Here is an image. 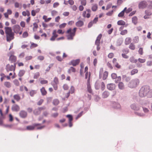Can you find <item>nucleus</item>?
<instances>
[{
  "label": "nucleus",
  "instance_id": "f257e3e1",
  "mask_svg": "<svg viewBox=\"0 0 152 152\" xmlns=\"http://www.w3.org/2000/svg\"><path fill=\"white\" fill-rule=\"evenodd\" d=\"M76 29V28H74L73 29L70 28L67 30L66 33L67 34V37L68 40L73 39V37L75 35Z\"/></svg>",
  "mask_w": 152,
  "mask_h": 152
},
{
  "label": "nucleus",
  "instance_id": "0eeeda50",
  "mask_svg": "<svg viewBox=\"0 0 152 152\" xmlns=\"http://www.w3.org/2000/svg\"><path fill=\"white\" fill-rule=\"evenodd\" d=\"M45 109V107H38L37 108L35 109L33 111V113L34 114L36 115H37L39 114L41 111Z\"/></svg>",
  "mask_w": 152,
  "mask_h": 152
},
{
  "label": "nucleus",
  "instance_id": "412c9836",
  "mask_svg": "<svg viewBox=\"0 0 152 152\" xmlns=\"http://www.w3.org/2000/svg\"><path fill=\"white\" fill-rule=\"evenodd\" d=\"M132 39L130 37H128L126 38L125 41V44L126 45L129 44L131 42Z\"/></svg>",
  "mask_w": 152,
  "mask_h": 152
},
{
  "label": "nucleus",
  "instance_id": "a878e982",
  "mask_svg": "<svg viewBox=\"0 0 152 152\" xmlns=\"http://www.w3.org/2000/svg\"><path fill=\"white\" fill-rule=\"evenodd\" d=\"M14 99L17 101H19L20 99V97L19 94H15L13 96Z\"/></svg>",
  "mask_w": 152,
  "mask_h": 152
},
{
  "label": "nucleus",
  "instance_id": "72a5a7b5",
  "mask_svg": "<svg viewBox=\"0 0 152 152\" xmlns=\"http://www.w3.org/2000/svg\"><path fill=\"white\" fill-rule=\"evenodd\" d=\"M59 103V101L58 99H54L53 101V104L54 105H58Z\"/></svg>",
  "mask_w": 152,
  "mask_h": 152
},
{
  "label": "nucleus",
  "instance_id": "ea45409f",
  "mask_svg": "<svg viewBox=\"0 0 152 152\" xmlns=\"http://www.w3.org/2000/svg\"><path fill=\"white\" fill-rule=\"evenodd\" d=\"M147 96L148 97H152V89L150 90L149 87V91L148 92Z\"/></svg>",
  "mask_w": 152,
  "mask_h": 152
},
{
  "label": "nucleus",
  "instance_id": "de8ad7c7",
  "mask_svg": "<svg viewBox=\"0 0 152 152\" xmlns=\"http://www.w3.org/2000/svg\"><path fill=\"white\" fill-rule=\"evenodd\" d=\"M33 30L34 31H35L37 28L38 26L36 23H34L33 24Z\"/></svg>",
  "mask_w": 152,
  "mask_h": 152
},
{
  "label": "nucleus",
  "instance_id": "603ef678",
  "mask_svg": "<svg viewBox=\"0 0 152 152\" xmlns=\"http://www.w3.org/2000/svg\"><path fill=\"white\" fill-rule=\"evenodd\" d=\"M66 23H62L59 26V28H64L66 26Z\"/></svg>",
  "mask_w": 152,
  "mask_h": 152
},
{
  "label": "nucleus",
  "instance_id": "f8f14e48",
  "mask_svg": "<svg viewBox=\"0 0 152 152\" xmlns=\"http://www.w3.org/2000/svg\"><path fill=\"white\" fill-rule=\"evenodd\" d=\"M147 5L146 2L145 1H143L140 2L139 4V7L140 9H143Z\"/></svg>",
  "mask_w": 152,
  "mask_h": 152
},
{
  "label": "nucleus",
  "instance_id": "338daca9",
  "mask_svg": "<svg viewBox=\"0 0 152 152\" xmlns=\"http://www.w3.org/2000/svg\"><path fill=\"white\" fill-rule=\"evenodd\" d=\"M32 58V57L31 56H28L26 57L25 59L26 61H28L31 59Z\"/></svg>",
  "mask_w": 152,
  "mask_h": 152
},
{
  "label": "nucleus",
  "instance_id": "bb28decb",
  "mask_svg": "<svg viewBox=\"0 0 152 152\" xmlns=\"http://www.w3.org/2000/svg\"><path fill=\"white\" fill-rule=\"evenodd\" d=\"M109 94L108 92L105 91L102 94V97L104 98H107L109 96Z\"/></svg>",
  "mask_w": 152,
  "mask_h": 152
},
{
  "label": "nucleus",
  "instance_id": "052dcab7",
  "mask_svg": "<svg viewBox=\"0 0 152 152\" xmlns=\"http://www.w3.org/2000/svg\"><path fill=\"white\" fill-rule=\"evenodd\" d=\"M14 83L16 86H18L19 85V83L17 80H14Z\"/></svg>",
  "mask_w": 152,
  "mask_h": 152
},
{
  "label": "nucleus",
  "instance_id": "bf43d9fd",
  "mask_svg": "<svg viewBox=\"0 0 152 152\" xmlns=\"http://www.w3.org/2000/svg\"><path fill=\"white\" fill-rule=\"evenodd\" d=\"M114 56V55L113 53H110L108 54V57L109 58H112Z\"/></svg>",
  "mask_w": 152,
  "mask_h": 152
},
{
  "label": "nucleus",
  "instance_id": "e2e57ef3",
  "mask_svg": "<svg viewBox=\"0 0 152 152\" xmlns=\"http://www.w3.org/2000/svg\"><path fill=\"white\" fill-rule=\"evenodd\" d=\"M138 61L141 63H144L145 61V59H141L140 58H139L138 59Z\"/></svg>",
  "mask_w": 152,
  "mask_h": 152
},
{
  "label": "nucleus",
  "instance_id": "423d86ee",
  "mask_svg": "<svg viewBox=\"0 0 152 152\" xmlns=\"http://www.w3.org/2000/svg\"><path fill=\"white\" fill-rule=\"evenodd\" d=\"M91 11L90 9H87L86 11H84L83 13V16L84 17H86L88 18H89L91 15Z\"/></svg>",
  "mask_w": 152,
  "mask_h": 152
},
{
  "label": "nucleus",
  "instance_id": "c03bdc74",
  "mask_svg": "<svg viewBox=\"0 0 152 152\" xmlns=\"http://www.w3.org/2000/svg\"><path fill=\"white\" fill-rule=\"evenodd\" d=\"M38 46V45L34 43H31V45L30 47V48L31 49L33 48H34L37 47Z\"/></svg>",
  "mask_w": 152,
  "mask_h": 152
},
{
  "label": "nucleus",
  "instance_id": "864d4df0",
  "mask_svg": "<svg viewBox=\"0 0 152 152\" xmlns=\"http://www.w3.org/2000/svg\"><path fill=\"white\" fill-rule=\"evenodd\" d=\"M123 53L127 54L129 52V50L128 49H124L122 50Z\"/></svg>",
  "mask_w": 152,
  "mask_h": 152
},
{
  "label": "nucleus",
  "instance_id": "7ed1b4c3",
  "mask_svg": "<svg viewBox=\"0 0 152 152\" xmlns=\"http://www.w3.org/2000/svg\"><path fill=\"white\" fill-rule=\"evenodd\" d=\"M140 83V80L137 78L131 80L128 84L129 87L133 88L136 87Z\"/></svg>",
  "mask_w": 152,
  "mask_h": 152
},
{
  "label": "nucleus",
  "instance_id": "4c0bfd02",
  "mask_svg": "<svg viewBox=\"0 0 152 152\" xmlns=\"http://www.w3.org/2000/svg\"><path fill=\"white\" fill-rule=\"evenodd\" d=\"M4 85L7 88H10L11 86V83L9 82H6L4 83Z\"/></svg>",
  "mask_w": 152,
  "mask_h": 152
},
{
  "label": "nucleus",
  "instance_id": "ddd939ff",
  "mask_svg": "<svg viewBox=\"0 0 152 152\" xmlns=\"http://www.w3.org/2000/svg\"><path fill=\"white\" fill-rule=\"evenodd\" d=\"M87 89L88 91L90 93L92 94V91L91 88V86L90 84L89 78L87 81Z\"/></svg>",
  "mask_w": 152,
  "mask_h": 152
},
{
  "label": "nucleus",
  "instance_id": "20e7f679",
  "mask_svg": "<svg viewBox=\"0 0 152 152\" xmlns=\"http://www.w3.org/2000/svg\"><path fill=\"white\" fill-rule=\"evenodd\" d=\"M41 124H34L32 126H28L26 127V129L28 130H33L35 128L37 127V129H43L44 126H40Z\"/></svg>",
  "mask_w": 152,
  "mask_h": 152
},
{
  "label": "nucleus",
  "instance_id": "5701e85b",
  "mask_svg": "<svg viewBox=\"0 0 152 152\" xmlns=\"http://www.w3.org/2000/svg\"><path fill=\"white\" fill-rule=\"evenodd\" d=\"M40 91L41 93L42 94L43 96L46 95L47 94V92L44 87H42L40 89Z\"/></svg>",
  "mask_w": 152,
  "mask_h": 152
},
{
  "label": "nucleus",
  "instance_id": "9d476101",
  "mask_svg": "<svg viewBox=\"0 0 152 152\" xmlns=\"http://www.w3.org/2000/svg\"><path fill=\"white\" fill-rule=\"evenodd\" d=\"M12 28L14 32L16 34H18L20 30V27L19 25H15L13 26Z\"/></svg>",
  "mask_w": 152,
  "mask_h": 152
},
{
  "label": "nucleus",
  "instance_id": "49530a36",
  "mask_svg": "<svg viewBox=\"0 0 152 152\" xmlns=\"http://www.w3.org/2000/svg\"><path fill=\"white\" fill-rule=\"evenodd\" d=\"M75 91L74 87L73 86H71L70 89L69 91V92L71 94L74 93Z\"/></svg>",
  "mask_w": 152,
  "mask_h": 152
},
{
  "label": "nucleus",
  "instance_id": "c9c22d12",
  "mask_svg": "<svg viewBox=\"0 0 152 152\" xmlns=\"http://www.w3.org/2000/svg\"><path fill=\"white\" fill-rule=\"evenodd\" d=\"M130 61L131 62L134 63H136L137 61V60L135 59L134 57H132L130 58Z\"/></svg>",
  "mask_w": 152,
  "mask_h": 152
},
{
  "label": "nucleus",
  "instance_id": "473e14b6",
  "mask_svg": "<svg viewBox=\"0 0 152 152\" xmlns=\"http://www.w3.org/2000/svg\"><path fill=\"white\" fill-rule=\"evenodd\" d=\"M119 88L121 89H123L124 88V84L122 82H120L118 84Z\"/></svg>",
  "mask_w": 152,
  "mask_h": 152
},
{
  "label": "nucleus",
  "instance_id": "2eb2a0df",
  "mask_svg": "<svg viewBox=\"0 0 152 152\" xmlns=\"http://www.w3.org/2000/svg\"><path fill=\"white\" fill-rule=\"evenodd\" d=\"M27 113L24 110L21 111L19 113L20 116L23 118H25L27 117Z\"/></svg>",
  "mask_w": 152,
  "mask_h": 152
},
{
  "label": "nucleus",
  "instance_id": "a18cd8bd",
  "mask_svg": "<svg viewBox=\"0 0 152 152\" xmlns=\"http://www.w3.org/2000/svg\"><path fill=\"white\" fill-rule=\"evenodd\" d=\"M128 31L126 29L123 30L121 31L120 34L122 35H124L127 33Z\"/></svg>",
  "mask_w": 152,
  "mask_h": 152
},
{
  "label": "nucleus",
  "instance_id": "e433bc0d",
  "mask_svg": "<svg viewBox=\"0 0 152 152\" xmlns=\"http://www.w3.org/2000/svg\"><path fill=\"white\" fill-rule=\"evenodd\" d=\"M137 18L136 17H133L132 18V22L134 24H136L137 23Z\"/></svg>",
  "mask_w": 152,
  "mask_h": 152
},
{
  "label": "nucleus",
  "instance_id": "0e129e2a",
  "mask_svg": "<svg viewBox=\"0 0 152 152\" xmlns=\"http://www.w3.org/2000/svg\"><path fill=\"white\" fill-rule=\"evenodd\" d=\"M138 52L140 54V55L143 54V50L142 48H140L138 51Z\"/></svg>",
  "mask_w": 152,
  "mask_h": 152
},
{
  "label": "nucleus",
  "instance_id": "39448f33",
  "mask_svg": "<svg viewBox=\"0 0 152 152\" xmlns=\"http://www.w3.org/2000/svg\"><path fill=\"white\" fill-rule=\"evenodd\" d=\"M16 67V63H15L14 65L10 66V64H7L6 67V69L7 72L10 71H14Z\"/></svg>",
  "mask_w": 152,
  "mask_h": 152
},
{
  "label": "nucleus",
  "instance_id": "4468645a",
  "mask_svg": "<svg viewBox=\"0 0 152 152\" xmlns=\"http://www.w3.org/2000/svg\"><path fill=\"white\" fill-rule=\"evenodd\" d=\"M9 60L11 63H15L17 60V57L13 55H11L9 58Z\"/></svg>",
  "mask_w": 152,
  "mask_h": 152
},
{
  "label": "nucleus",
  "instance_id": "5fc2aeb1",
  "mask_svg": "<svg viewBox=\"0 0 152 152\" xmlns=\"http://www.w3.org/2000/svg\"><path fill=\"white\" fill-rule=\"evenodd\" d=\"M53 82L54 83V84H57L58 83V80L57 77H55L54 78L53 80Z\"/></svg>",
  "mask_w": 152,
  "mask_h": 152
},
{
  "label": "nucleus",
  "instance_id": "4be33fe9",
  "mask_svg": "<svg viewBox=\"0 0 152 152\" xmlns=\"http://www.w3.org/2000/svg\"><path fill=\"white\" fill-rule=\"evenodd\" d=\"M126 9V7H125L124 9L118 15V16L119 17H123L124 16L125 10Z\"/></svg>",
  "mask_w": 152,
  "mask_h": 152
},
{
  "label": "nucleus",
  "instance_id": "58836bf2",
  "mask_svg": "<svg viewBox=\"0 0 152 152\" xmlns=\"http://www.w3.org/2000/svg\"><path fill=\"white\" fill-rule=\"evenodd\" d=\"M40 76V73L39 72H37L34 73V79H37Z\"/></svg>",
  "mask_w": 152,
  "mask_h": 152
},
{
  "label": "nucleus",
  "instance_id": "6e6d98bb",
  "mask_svg": "<svg viewBox=\"0 0 152 152\" xmlns=\"http://www.w3.org/2000/svg\"><path fill=\"white\" fill-rule=\"evenodd\" d=\"M48 82L47 80H42L40 81V83L42 84H44L48 83Z\"/></svg>",
  "mask_w": 152,
  "mask_h": 152
},
{
  "label": "nucleus",
  "instance_id": "4d7b16f0",
  "mask_svg": "<svg viewBox=\"0 0 152 152\" xmlns=\"http://www.w3.org/2000/svg\"><path fill=\"white\" fill-rule=\"evenodd\" d=\"M132 9L131 8H128L127 9H126V10H125V12L126 13H129L130 12L132 11Z\"/></svg>",
  "mask_w": 152,
  "mask_h": 152
},
{
  "label": "nucleus",
  "instance_id": "aec40b11",
  "mask_svg": "<svg viewBox=\"0 0 152 152\" xmlns=\"http://www.w3.org/2000/svg\"><path fill=\"white\" fill-rule=\"evenodd\" d=\"M67 72L69 74H71L72 73H74L76 72V69L75 68L73 67H70L68 70Z\"/></svg>",
  "mask_w": 152,
  "mask_h": 152
},
{
  "label": "nucleus",
  "instance_id": "680f3d73",
  "mask_svg": "<svg viewBox=\"0 0 152 152\" xmlns=\"http://www.w3.org/2000/svg\"><path fill=\"white\" fill-rule=\"evenodd\" d=\"M101 89L102 91H103L105 88V86L104 83L103 82H102L101 84Z\"/></svg>",
  "mask_w": 152,
  "mask_h": 152
},
{
  "label": "nucleus",
  "instance_id": "a211bd4d",
  "mask_svg": "<svg viewBox=\"0 0 152 152\" xmlns=\"http://www.w3.org/2000/svg\"><path fill=\"white\" fill-rule=\"evenodd\" d=\"M6 34L10 33H12V32L11 28L10 27H6L5 28Z\"/></svg>",
  "mask_w": 152,
  "mask_h": 152
},
{
  "label": "nucleus",
  "instance_id": "a19ab883",
  "mask_svg": "<svg viewBox=\"0 0 152 152\" xmlns=\"http://www.w3.org/2000/svg\"><path fill=\"white\" fill-rule=\"evenodd\" d=\"M66 117L68 118L69 122H72L73 120V117L71 115H67L66 116Z\"/></svg>",
  "mask_w": 152,
  "mask_h": 152
},
{
  "label": "nucleus",
  "instance_id": "cd10ccee",
  "mask_svg": "<svg viewBox=\"0 0 152 152\" xmlns=\"http://www.w3.org/2000/svg\"><path fill=\"white\" fill-rule=\"evenodd\" d=\"M129 48L130 49L132 50H134L135 48V45L133 43H131L129 45Z\"/></svg>",
  "mask_w": 152,
  "mask_h": 152
},
{
  "label": "nucleus",
  "instance_id": "9b49d317",
  "mask_svg": "<svg viewBox=\"0 0 152 152\" xmlns=\"http://www.w3.org/2000/svg\"><path fill=\"white\" fill-rule=\"evenodd\" d=\"M14 34L13 33H10L6 34L7 40V41H10L14 38Z\"/></svg>",
  "mask_w": 152,
  "mask_h": 152
},
{
  "label": "nucleus",
  "instance_id": "b1692460",
  "mask_svg": "<svg viewBox=\"0 0 152 152\" xmlns=\"http://www.w3.org/2000/svg\"><path fill=\"white\" fill-rule=\"evenodd\" d=\"M83 22L81 20H79L76 23V25L77 27H81L83 25Z\"/></svg>",
  "mask_w": 152,
  "mask_h": 152
},
{
  "label": "nucleus",
  "instance_id": "13d9d810",
  "mask_svg": "<svg viewBox=\"0 0 152 152\" xmlns=\"http://www.w3.org/2000/svg\"><path fill=\"white\" fill-rule=\"evenodd\" d=\"M125 54L122 53L121 54L122 57L125 58L127 59L129 58V56H127L126 54Z\"/></svg>",
  "mask_w": 152,
  "mask_h": 152
},
{
  "label": "nucleus",
  "instance_id": "09e8293b",
  "mask_svg": "<svg viewBox=\"0 0 152 152\" xmlns=\"http://www.w3.org/2000/svg\"><path fill=\"white\" fill-rule=\"evenodd\" d=\"M56 59L58 61H63V58L60 56H58L56 57Z\"/></svg>",
  "mask_w": 152,
  "mask_h": 152
},
{
  "label": "nucleus",
  "instance_id": "79ce46f5",
  "mask_svg": "<svg viewBox=\"0 0 152 152\" xmlns=\"http://www.w3.org/2000/svg\"><path fill=\"white\" fill-rule=\"evenodd\" d=\"M131 107L134 110H138L139 109V108L138 107H137L135 105L132 104L131 105Z\"/></svg>",
  "mask_w": 152,
  "mask_h": 152
},
{
  "label": "nucleus",
  "instance_id": "774afa93",
  "mask_svg": "<svg viewBox=\"0 0 152 152\" xmlns=\"http://www.w3.org/2000/svg\"><path fill=\"white\" fill-rule=\"evenodd\" d=\"M111 77L113 79H115L117 77L116 74L114 73H112L111 75Z\"/></svg>",
  "mask_w": 152,
  "mask_h": 152
},
{
  "label": "nucleus",
  "instance_id": "2f4dec72",
  "mask_svg": "<svg viewBox=\"0 0 152 152\" xmlns=\"http://www.w3.org/2000/svg\"><path fill=\"white\" fill-rule=\"evenodd\" d=\"M22 15L24 16L27 15L28 16L30 15V13L29 11H23L22 12Z\"/></svg>",
  "mask_w": 152,
  "mask_h": 152
},
{
  "label": "nucleus",
  "instance_id": "69168bd1",
  "mask_svg": "<svg viewBox=\"0 0 152 152\" xmlns=\"http://www.w3.org/2000/svg\"><path fill=\"white\" fill-rule=\"evenodd\" d=\"M44 57L43 56H38L37 57V59L40 61H42L44 60Z\"/></svg>",
  "mask_w": 152,
  "mask_h": 152
},
{
  "label": "nucleus",
  "instance_id": "dca6fc26",
  "mask_svg": "<svg viewBox=\"0 0 152 152\" xmlns=\"http://www.w3.org/2000/svg\"><path fill=\"white\" fill-rule=\"evenodd\" d=\"M115 84L113 83H110L107 85V88L110 90H112L115 88Z\"/></svg>",
  "mask_w": 152,
  "mask_h": 152
},
{
  "label": "nucleus",
  "instance_id": "7c9ffc66",
  "mask_svg": "<svg viewBox=\"0 0 152 152\" xmlns=\"http://www.w3.org/2000/svg\"><path fill=\"white\" fill-rule=\"evenodd\" d=\"M133 42L134 43H138L139 41V38L137 36L134 37L133 39Z\"/></svg>",
  "mask_w": 152,
  "mask_h": 152
},
{
  "label": "nucleus",
  "instance_id": "37998d69",
  "mask_svg": "<svg viewBox=\"0 0 152 152\" xmlns=\"http://www.w3.org/2000/svg\"><path fill=\"white\" fill-rule=\"evenodd\" d=\"M108 73L107 72H105L103 74L102 78L104 80H105L107 77Z\"/></svg>",
  "mask_w": 152,
  "mask_h": 152
},
{
  "label": "nucleus",
  "instance_id": "f704fd0d",
  "mask_svg": "<svg viewBox=\"0 0 152 152\" xmlns=\"http://www.w3.org/2000/svg\"><path fill=\"white\" fill-rule=\"evenodd\" d=\"M37 92L36 91L34 90H32L31 91L29 92V94L31 96H33L34 94H36Z\"/></svg>",
  "mask_w": 152,
  "mask_h": 152
},
{
  "label": "nucleus",
  "instance_id": "c85d7f7f",
  "mask_svg": "<svg viewBox=\"0 0 152 152\" xmlns=\"http://www.w3.org/2000/svg\"><path fill=\"white\" fill-rule=\"evenodd\" d=\"M25 72V71L24 70H20L18 74V76L20 77L22 76L24 74Z\"/></svg>",
  "mask_w": 152,
  "mask_h": 152
},
{
  "label": "nucleus",
  "instance_id": "6e6552de",
  "mask_svg": "<svg viewBox=\"0 0 152 152\" xmlns=\"http://www.w3.org/2000/svg\"><path fill=\"white\" fill-rule=\"evenodd\" d=\"M52 36L50 39V41H54L56 38L58 36V34L57 33V31L56 30L53 31L52 33Z\"/></svg>",
  "mask_w": 152,
  "mask_h": 152
},
{
  "label": "nucleus",
  "instance_id": "3c124183",
  "mask_svg": "<svg viewBox=\"0 0 152 152\" xmlns=\"http://www.w3.org/2000/svg\"><path fill=\"white\" fill-rule=\"evenodd\" d=\"M28 33L26 31L24 32L23 33L22 35V37L23 38L27 37L28 36Z\"/></svg>",
  "mask_w": 152,
  "mask_h": 152
},
{
  "label": "nucleus",
  "instance_id": "1a4fd4ad",
  "mask_svg": "<svg viewBox=\"0 0 152 152\" xmlns=\"http://www.w3.org/2000/svg\"><path fill=\"white\" fill-rule=\"evenodd\" d=\"M80 62V60L77 59L72 60L69 63V65H72L74 66H75L78 65Z\"/></svg>",
  "mask_w": 152,
  "mask_h": 152
},
{
  "label": "nucleus",
  "instance_id": "c756f323",
  "mask_svg": "<svg viewBox=\"0 0 152 152\" xmlns=\"http://www.w3.org/2000/svg\"><path fill=\"white\" fill-rule=\"evenodd\" d=\"M138 72V69H134L132 70L131 71V75H133L137 73Z\"/></svg>",
  "mask_w": 152,
  "mask_h": 152
},
{
  "label": "nucleus",
  "instance_id": "f3484780",
  "mask_svg": "<svg viewBox=\"0 0 152 152\" xmlns=\"http://www.w3.org/2000/svg\"><path fill=\"white\" fill-rule=\"evenodd\" d=\"M20 109L19 107L17 104H14L12 107V110L13 111L18 112L20 110Z\"/></svg>",
  "mask_w": 152,
  "mask_h": 152
},
{
  "label": "nucleus",
  "instance_id": "8fccbe9b",
  "mask_svg": "<svg viewBox=\"0 0 152 152\" xmlns=\"http://www.w3.org/2000/svg\"><path fill=\"white\" fill-rule=\"evenodd\" d=\"M58 12L56 10H53L51 12V14L52 16H55L57 15Z\"/></svg>",
  "mask_w": 152,
  "mask_h": 152
},
{
  "label": "nucleus",
  "instance_id": "393cba45",
  "mask_svg": "<svg viewBox=\"0 0 152 152\" xmlns=\"http://www.w3.org/2000/svg\"><path fill=\"white\" fill-rule=\"evenodd\" d=\"M98 6L96 4H93L91 7V10L94 12L96 11L98 9Z\"/></svg>",
  "mask_w": 152,
  "mask_h": 152
},
{
  "label": "nucleus",
  "instance_id": "6ab92c4d",
  "mask_svg": "<svg viewBox=\"0 0 152 152\" xmlns=\"http://www.w3.org/2000/svg\"><path fill=\"white\" fill-rule=\"evenodd\" d=\"M117 24L119 26H121V25L124 26V25H125V27H126L127 26V24L126 25L125 22L123 20H118L117 22Z\"/></svg>",
  "mask_w": 152,
  "mask_h": 152
},
{
  "label": "nucleus",
  "instance_id": "f03ea898",
  "mask_svg": "<svg viewBox=\"0 0 152 152\" xmlns=\"http://www.w3.org/2000/svg\"><path fill=\"white\" fill-rule=\"evenodd\" d=\"M149 91V86H145L142 87L140 89L139 94L141 97L147 96L148 92Z\"/></svg>",
  "mask_w": 152,
  "mask_h": 152
}]
</instances>
